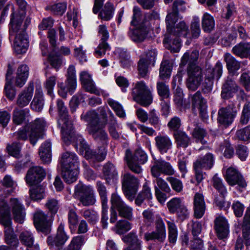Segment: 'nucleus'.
<instances>
[{"label": "nucleus", "instance_id": "obj_35", "mask_svg": "<svg viewBox=\"0 0 250 250\" xmlns=\"http://www.w3.org/2000/svg\"><path fill=\"white\" fill-rule=\"evenodd\" d=\"M51 146L49 140L43 143L39 148V154L43 164H48L51 161Z\"/></svg>", "mask_w": 250, "mask_h": 250}, {"label": "nucleus", "instance_id": "obj_55", "mask_svg": "<svg viewBox=\"0 0 250 250\" xmlns=\"http://www.w3.org/2000/svg\"><path fill=\"white\" fill-rule=\"evenodd\" d=\"M131 229V224L127 220L122 219L117 222L113 230L116 234L122 235Z\"/></svg>", "mask_w": 250, "mask_h": 250}, {"label": "nucleus", "instance_id": "obj_18", "mask_svg": "<svg viewBox=\"0 0 250 250\" xmlns=\"http://www.w3.org/2000/svg\"><path fill=\"white\" fill-rule=\"evenodd\" d=\"M45 126V122L42 118H39L31 123L28 127L30 128L29 140L31 143L34 146L38 140L43 137V130Z\"/></svg>", "mask_w": 250, "mask_h": 250}, {"label": "nucleus", "instance_id": "obj_37", "mask_svg": "<svg viewBox=\"0 0 250 250\" xmlns=\"http://www.w3.org/2000/svg\"><path fill=\"white\" fill-rule=\"evenodd\" d=\"M214 158L212 153H208L205 156L199 157L193 163V166L202 169H209L214 164Z\"/></svg>", "mask_w": 250, "mask_h": 250}, {"label": "nucleus", "instance_id": "obj_36", "mask_svg": "<svg viewBox=\"0 0 250 250\" xmlns=\"http://www.w3.org/2000/svg\"><path fill=\"white\" fill-rule=\"evenodd\" d=\"M224 58L226 63L227 68L229 73V75L234 77L236 71L241 67V62L229 53H226Z\"/></svg>", "mask_w": 250, "mask_h": 250}, {"label": "nucleus", "instance_id": "obj_34", "mask_svg": "<svg viewBox=\"0 0 250 250\" xmlns=\"http://www.w3.org/2000/svg\"><path fill=\"white\" fill-rule=\"evenodd\" d=\"M159 18L158 13L155 11L145 13L137 23V26L149 31L151 26V21Z\"/></svg>", "mask_w": 250, "mask_h": 250}, {"label": "nucleus", "instance_id": "obj_22", "mask_svg": "<svg viewBox=\"0 0 250 250\" xmlns=\"http://www.w3.org/2000/svg\"><path fill=\"white\" fill-rule=\"evenodd\" d=\"M98 33L101 35L100 42L95 50V53L100 57L104 55L107 50L110 49V46L107 42L109 34L107 28L104 25H100L98 27Z\"/></svg>", "mask_w": 250, "mask_h": 250}, {"label": "nucleus", "instance_id": "obj_4", "mask_svg": "<svg viewBox=\"0 0 250 250\" xmlns=\"http://www.w3.org/2000/svg\"><path fill=\"white\" fill-rule=\"evenodd\" d=\"M58 111L60 119L58 121V125L61 126L62 139L67 142L72 140L73 125L71 122L69 120L68 111L64 106L63 102L58 99L57 101Z\"/></svg>", "mask_w": 250, "mask_h": 250}, {"label": "nucleus", "instance_id": "obj_50", "mask_svg": "<svg viewBox=\"0 0 250 250\" xmlns=\"http://www.w3.org/2000/svg\"><path fill=\"white\" fill-rule=\"evenodd\" d=\"M4 241L5 243L11 248V250H14L19 247V241L17 235L14 233V230L11 231L7 230L4 233Z\"/></svg>", "mask_w": 250, "mask_h": 250}, {"label": "nucleus", "instance_id": "obj_43", "mask_svg": "<svg viewBox=\"0 0 250 250\" xmlns=\"http://www.w3.org/2000/svg\"><path fill=\"white\" fill-rule=\"evenodd\" d=\"M44 104L43 94L41 89L36 90L34 97L31 103V108L35 111L40 112Z\"/></svg>", "mask_w": 250, "mask_h": 250}, {"label": "nucleus", "instance_id": "obj_42", "mask_svg": "<svg viewBox=\"0 0 250 250\" xmlns=\"http://www.w3.org/2000/svg\"><path fill=\"white\" fill-rule=\"evenodd\" d=\"M177 148H187L191 143L190 138L184 131H177L173 133Z\"/></svg>", "mask_w": 250, "mask_h": 250}, {"label": "nucleus", "instance_id": "obj_29", "mask_svg": "<svg viewBox=\"0 0 250 250\" xmlns=\"http://www.w3.org/2000/svg\"><path fill=\"white\" fill-rule=\"evenodd\" d=\"M122 241L128 245L124 250H142V241L136 233L132 231L123 236Z\"/></svg>", "mask_w": 250, "mask_h": 250}, {"label": "nucleus", "instance_id": "obj_58", "mask_svg": "<svg viewBox=\"0 0 250 250\" xmlns=\"http://www.w3.org/2000/svg\"><path fill=\"white\" fill-rule=\"evenodd\" d=\"M172 66L168 61H164L161 62L160 68V77L163 80L168 79L171 75Z\"/></svg>", "mask_w": 250, "mask_h": 250}, {"label": "nucleus", "instance_id": "obj_14", "mask_svg": "<svg viewBox=\"0 0 250 250\" xmlns=\"http://www.w3.org/2000/svg\"><path fill=\"white\" fill-rule=\"evenodd\" d=\"M151 172L154 177L158 178L162 174L173 175L175 170L169 162L163 159H158L154 161L151 168Z\"/></svg>", "mask_w": 250, "mask_h": 250}, {"label": "nucleus", "instance_id": "obj_5", "mask_svg": "<svg viewBox=\"0 0 250 250\" xmlns=\"http://www.w3.org/2000/svg\"><path fill=\"white\" fill-rule=\"evenodd\" d=\"M133 101L142 106H149L152 102V95L148 86L143 81L137 82L132 89Z\"/></svg>", "mask_w": 250, "mask_h": 250}, {"label": "nucleus", "instance_id": "obj_47", "mask_svg": "<svg viewBox=\"0 0 250 250\" xmlns=\"http://www.w3.org/2000/svg\"><path fill=\"white\" fill-rule=\"evenodd\" d=\"M9 208L7 210L0 208V223L4 227V233L8 229L12 231L11 218L9 215Z\"/></svg>", "mask_w": 250, "mask_h": 250}, {"label": "nucleus", "instance_id": "obj_8", "mask_svg": "<svg viewBox=\"0 0 250 250\" xmlns=\"http://www.w3.org/2000/svg\"><path fill=\"white\" fill-rule=\"evenodd\" d=\"M9 39H14V49L17 54H23L26 52L28 47V41L25 29L21 28V24L17 27V29L11 32V26L9 24Z\"/></svg>", "mask_w": 250, "mask_h": 250}, {"label": "nucleus", "instance_id": "obj_6", "mask_svg": "<svg viewBox=\"0 0 250 250\" xmlns=\"http://www.w3.org/2000/svg\"><path fill=\"white\" fill-rule=\"evenodd\" d=\"M129 168L135 173H140L142 169L141 165L145 164L147 161V156L142 149H136L132 154L129 149H126L125 157Z\"/></svg>", "mask_w": 250, "mask_h": 250}, {"label": "nucleus", "instance_id": "obj_21", "mask_svg": "<svg viewBox=\"0 0 250 250\" xmlns=\"http://www.w3.org/2000/svg\"><path fill=\"white\" fill-rule=\"evenodd\" d=\"M225 179L230 186L237 185L241 191V189L245 188L247 186V183L242 175L234 168L229 167L227 169Z\"/></svg>", "mask_w": 250, "mask_h": 250}, {"label": "nucleus", "instance_id": "obj_61", "mask_svg": "<svg viewBox=\"0 0 250 250\" xmlns=\"http://www.w3.org/2000/svg\"><path fill=\"white\" fill-rule=\"evenodd\" d=\"M157 90L158 95L162 99H169L170 91L168 85L163 82H158L157 83Z\"/></svg>", "mask_w": 250, "mask_h": 250}, {"label": "nucleus", "instance_id": "obj_62", "mask_svg": "<svg viewBox=\"0 0 250 250\" xmlns=\"http://www.w3.org/2000/svg\"><path fill=\"white\" fill-rule=\"evenodd\" d=\"M235 136L239 140L250 142V125L237 130Z\"/></svg>", "mask_w": 250, "mask_h": 250}, {"label": "nucleus", "instance_id": "obj_2", "mask_svg": "<svg viewBox=\"0 0 250 250\" xmlns=\"http://www.w3.org/2000/svg\"><path fill=\"white\" fill-rule=\"evenodd\" d=\"M72 140H69L67 142L63 141L65 143H68L69 142H75L77 147L79 146L80 151L83 153H84V157L92 163L91 165L93 167H96L94 164L96 162H100L103 161L105 158L106 155V150L105 147H100L98 150V152L95 150L90 149L88 145L86 143L85 140L83 138L82 136L75 135L73 128L72 131Z\"/></svg>", "mask_w": 250, "mask_h": 250}, {"label": "nucleus", "instance_id": "obj_15", "mask_svg": "<svg viewBox=\"0 0 250 250\" xmlns=\"http://www.w3.org/2000/svg\"><path fill=\"white\" fill-rule=\"evenodd\" d=\"M19 7V11L18 13L14 11V8L12 5V13L10 16V25L11 26V32L13 30L17 29V27L22 24V21L26 15V8L27 3L25 0H16Z\"/></svg>", "mask_w": 250, "mask_h": 250}, {"label": "nucleus", "instance_id": "obj_11", "mask_svg": "<svg viewBox=\"0 0 250 250\" xmlns=\"http://www.w3.org/2000/svg\"><path fill=\"white\" fill-rule=\"evenodd\" d=\"M145 239L146 241H157L163 243L166 238V228L165 224L159 215L156 216L155 221V230L145 234Z\"/></svg>", "mask_w": 250, "mask_h": 250}, {"label": "nucleus", "instance_id": "obj_7", "mask_svg": "<svg viewBox=\"0 0 250 250\" xmlns=\"http://www.w3.org/2000/svg\"><path fill=\"white\" fill-rule=\"evenodd\" d=\"M239 104L231 102L226 107L220 108L217 113V122L220 126L227 128L233 122L239 110Z\"/></svg>", "mask_w": 250, "mask_h": 250}, {"label": "nucleus", "instance_id": "obj_38", "mask_svg": "<svg viewBox=\"0 0 250 250\" xmlns=\"http://www.w3.org/2000/svg\"><path fill=\"white\" fill-rule=\"evenodd\" d=\"M232 52L234 55L242 59H250V43L240 42L232 48Z\"/></svg>", "mask_w": 250, "mask_h": 250}, {"label": "nucleus", "instance_id": "obj_3", "mask_svg": "<svg viewBox=\"0 0 250 250\" xmlns=\"http://www.w3.org/2000/svg\"><path fill=\"white\" fill-rule=\"evenodd\" d=\"M110 202V222L115 223L119 216L128 220H131L133 218V208L127 205L122 199L121 197L117 193H113L111 195Z\"/></svg>", "mask_w": 250, "mask_h": 250}, {"label": "nucleus", "instance_id": "obj_52", "mask_svg": "<svg viewBox=\"0 0 250 250\" xmlns=\"http://www.w3.org/2000/svg\"><path fill=\"white\" fill-rule=\"evenodd\" d=\"M45 75L46 79L43 83V87L46 90L47 94L53 98L54 97L53 91L56 83L57 77L55 75L47 76V72H45Z\"/></svg>", "mask_w": 250, "mask_h": 250}, {"label": "nucleus", "instance_id": "obj_30", "mask_svg": "<svg viewBox=\"0 0 250 250\" xmlns=\"http://www.w3.org/2000/svg\"><path fill=\"white\" fill-rule=\"evenodd\" d=\"M214 228L218 237L223 239L229 234V224L226 219L223 216L219 215L214 220Z\"/></svg>", "mask_w": 250, "mask_h": 250}, {"label": "nucleus", "instance_id": "obj_10", "mask_svg": "<svg viewBox=\"0 0 250 250\" xmlns=\"http://www.w3.org/2000/svg\"><path fill=\"white\" fill-rule=\"evenodd\" d=\"M74 194L83 206H93L96 203L94 190L91 186L79 183L75 187Z\"/></svg>", "mask_w": 250, "mask_h": 250}, {"label": "nucleus", "instance_id": "obj_51", "mask_svg": "<svg viewBox=\"0 0 250 250\" xmlns=\"http://www.w3.org/2000/svg\"><path fill=\"white\" fill-rule=\"evenodd\" d=\"M202 26L205 32H211L215 26L213 17L208 13H204L202 18Z\"/></svg>", "mask_w": 250, "mask_h": 250}, {"label": "nucleus", "instance_id": "obj_41", "mask_svg": "<svg viewBox=\"0 0 250 250\" xmlns=\"http://www.w3.org/2000/svg\"><path fill=\"white\" fill-rule=\"evenodd\" d=\"M199 54V51L196 50H194L190 53H185L181 59L180 65L185 66L188 64V68L193 66H198L196 62L198 59Z\"/></svg>", "mask_w": 250, "mask_h": 250}, {"label": "nucleus", "instance_id": "obj_57", "mask_svg": "<svg viewBox=\"0 0 250 250\" xmlns=\"http://www.w3.org/2000/svg\"><path fill=\"white\" fill-rule=\"evenodd\" d=\"M86 240V238L84 235H78L74 237L68 245L67 250H80Z\"/></svg>", "mask_w": 250, "mask_h": 250}, {"label": "nucleus", "instance_id": "obj_26", "mask_svg": "<svg viewBox=\"0 0 250 250\" xmlns=\"http://www.w3.org/2000/svg\"><path fill=\"white\" fill-rule=\"evenodd\" d=\"M34 224L37 229L47 233L49 230L47 216L42 210H37L34 214Z\"/></svg>", "mask_w": 250, "mask_h": 250}, {"label": "nucleus", "instance_id": "obj_16", "mask_svg": "<svg viewBox=\"0 0 250 250\" xmlns=\"http://www.w3.org/2000/svg\"><path fill=\"white\" fill-rule=\"evenodd\" d=\"M64 225L61 223L59 225L56 235L55 237L49 236L47 239L48 245L52 247H55L58 250H63V246L69 238L64 231Z\"/></svg>", "mask_w": 250, "mask_h": 250}, {"label": "nucleus", "instance_id": "obj_32", "mask_svg": "<svg viewBox=\"0 0 250 250\" xmlns=\"http://www.w3.org/2000/svg\"><path fill=\"white\" fill-rule=\"evenodd\" d=\"M33 83H29L28 86L18 95L17 104L20 107H23L29 104L33 96Z\"/></svg>", "mask_w": 250, "mask_h": 250}, {"label": "nucleus", "instance_id": "obj_46", "mask_svg": "<svg viewBox=\"0 0 250 250\" xmlns=\"http://www.w3.org/2000/svg\"><path fill=\"white\" fill-rule=\"evenodd\" d=\"M78 168H62V177L66 183L70 184L75 182L78 176Z\"/></svg>", "mask_w": 250, "mask_h": 250}, {"label": "nucleus", "instance_id": "obj_31", "mask_svg": "<svg viewBox=\"0 0 250 250\" xmlns=\"http://www.w3.org/2000/svg\"><path fill=\"white\" fill-rule=\"evenodd\" d=\"M186 10L185 2L183 0H175L173 3L172 11L168 13L166 18V21L168 24L172 23L177 21L179 11H184Z\"/></svg>", "mask_w": 250, "mask_h": 250}, {"label": "nucleus", "instance_id": "obj_39", "mask_svg": "<svg viewBox=\"0 0 250 250\" xmlns=\"http://www.w3.org/2000/svg\"><path fill=\"white\" fill-rule=\"evenodd\" d=\"M65 84L69 90L74 92L77 87V79L75 67L73 65H70L67 70L66 74Z\"/></svg>", "mask_w": 250, "mask_h": 250}, {"label": "nucleus", "instance_id": "obj_45", "mask_svg": "<svg viewBox=\"0 0 250 250\" xmlns=\"http://www.w3.org/2000/svg\"><path fill=\"white\" fill-rule=\"evenodd\" d=\"M81 118L89 124L88 127L98 126L99 125V118L98 113L95 110H90L85 113H83Z\"/></svg>", "mask_w": 250, "mask_h": 250}, {"label": "nucleus", "instance_id": "obj_27", "mask_svg": "<svg viewBox=\"0 0 250 250\" xmlns=\"http://www.w3.org/2000/svg\"><path fill=\"white\" fill-rule=\"evenodd\" d=\"M155 146L161 154L167 153L172 148V141L167 135L159 134L155 138Z\"/></svg>", "mask_w": 250, "mask_h": 250}, {"label": "nucleus", "instance_id": "obj_17", "mask_svg": "<svg viewBox=\"0 0 250 250\" xmlns=\"http://www.w3.org/2000/svg\"><path fill=\"white\" fill-rule=\"evenodd\" d=\"M240 89L234 77L229 75L222 85L221 97L224 100H229L232 98Z\"/></svg>", "mask_w": 250, "mask_h": 250}, {"label": "nucleus", "instance_id": "obj_20", "mask_svg": "<svg viewBox=\"0 0 250 250\" xmlns=\"http://www.w3.org/2000/svg\"><path fill=\"white\" fill-rule=\"evenodd\" d=\"M45 171L42 167H32L26 173V182L30 186L36 185L41 183L45 178Z\"/></svg>", "mask_w": 250, "mask_h": 250}, {"label": "nucleus", "instance_id": "obj_13", "mask_svg": "<svg viewBox=\"0 0 250 250\" xmlns=\"http://www.w3.org/2000/svg\"><path fill=\"white\" fill-rule=\"evenodd\" d=\"M188 78L186 82L187 88L191 91H195L200 85L203 80L202 69L199 66H190L187 68Z\"/></svg>", "mask_w": 250, "mask_h": 250}, {"label": "nucleus", "instance_id": "obj_24", "mask_svg": "<svg viewBox=\"0 0 250 250\" xmlns=\"http://www.w3.org/2000/svg\"><path fill=\"white\" fill-rule=\"evenodd\" d=\"M192 106L194 108H198L200 115L203 119L208 117L207 101L202 96L200 91H197L191 98Z\"/></svg>", "mask_w": 250, "mask_h": 250}, {"label": "nucleus", "instance_id": "obj_40", "mask_svg": "<svg viewBox=\"0 0 250 250\" xmlns=\"http://www.w3.org/2000/svg\"><path fill=\"white\" fill-rule=\"evenodd\" d=\"M29 75V68L26 64L21 65L18 68L15 84L20 87L25 83Z\"/></svg>", "mask_w": 250, "mask_h": 250}, {"label": "nucleus", "instance_id": "obj_60", "mask_svg": "<svg viewBox=\"0 0 250 250\" xmlns=\"http://www.w3.org/2000/svg\"><path fill=\"white\" fill-rule=\"evenodd\" d=\"M192 135L193 138L196 139L198 141L202 144H205L206 143L204 138L207 135V132L201 125H196L192 133Z\"/></svg>", "mask_w": 250, "mask_h": 250}, {"label": "nucleus", "instance_id": "obj_44", "mask_svg": "<svg viewBox=\"0 0 250 250\" xmlns=\"http://www.w3.org/2000/svg\"><path fill=\"white\" fill-rule=\"evenodd\" d=\"M115 54L117 55L120 60V62L124 68H128L132 64L129 53L126 49L118 48L115 51Z\"/></svg>", "mask_w": 250, "mask_h": 250}, {"label": "nucleus", "instance_id": "obj_53", "mask_svg": "<svg viewBox=\"0 0 250 250\" xmlns=\"http://www.w3.org/2000/svg\"><path fill=\"white\" fill-rule=\"evenodd\" d=\"M223 73V65L221 62H217L212 68H209L207 70L206 76L212 80L216 79L217 81L221 78Z\"/></svg>", "mask_w": 250, "mask_h": 250}, {"label": "nucleus", "instance_id": "obj_25", "mask_svg": "<svg viewBox=\"0 0 250 250\" xmlns=\"http://www.w3.org/2000/svg\"><path fill=\"white\" fill-rule=\"evenodd\" d=\"M88 133L91 135L94 140L103 146L108 145L109 137L107 133L100 125L87 127ZM104 147V146H103Z\"/></svg>", "mask_w": 250, "mask_h": 250}, {"label": "nucleus", "instance_id": "obj_28", "mask_svg": "<svg viewBox=\"0 0 250 250\" xmlns=\"http://www.w3.org/2000/svg\"><path fill=\"white\" fill-rule=\"evenodd\" d=\"M62 168H78L79 160L77 156L73 152L66 151L62 154L60 160Z\"/></svg>", "mask_w": 250, "mask_h": 250}, {"label": "nucleus", "instance_id": "obj_23", "mask_svg": "<svg viewBox=\"0 0 250 250\" xmlns=\"http://www.w3.org/2000/svg\"><path fill=\"white\" fill-rule=\"evenodd\" d=\"M10 206L14 220L20 224L23 223L26 214L24 206L16 198L10 199Z\"/></svg>", "mask_w": 250, "mask_h": 250}, {"label": "nucleus", "instance_id": "obj_33", "mask_svg": "<svg viewBox=\"0 0 250 250\" xmlns=\"http://www.w3.org/2000/svg\"><path fill=\"white\" fill-rule=\"evenodd\" d=\"M193 209L194 216L197 218H201L206 210V204L203 194L196 193L194 196Z\"/></svg>", "mask_w": 250, "mask_h": 250}, {"label": "nucleus", "instance_id": "obj_63", "mask_svg": "<svg viewBox=\"0 0 250 250\" xmlns=\"http://www.w3.org/2000/svg\"><path fill=\"white\" fill-rule=\"evenodd\" d=\"M108 104L116 112V115L120 117H124L125 116V112L124 110L122 105L118 102L114 100L109 98L107 100Z\"/></svg>", "mask_w": 250, "mask_h": 250}, {"label": "nucleus", "instance_id": "obj_1", "mask_svg": "<svg viewBox=\"0 0 250 250\" xmlns=\"http://www.w3.org/2000/svg\"><path fill=\"white\" fill-rule=\"evenodd\" d=\"M176 21H174L169 25L166 21L167 33L163 40V43L167 44V47L173 52H178L180 49L181 41L179 37L186 38L189 34L188 26L186 22L182 21L173 26Z\"/></svg>", "mask_w": 250, "mask_h": 250}, {"label": "nucleus", "instance_id": "obj_49", "mask_svg": "<svg viewBox=\"0 0 250 250\" xmlns=\"http://www.w3.org/2000/svg\"><path fill=\"white\" fill-rule=\"evenodd\" d=\"M115 8L113 4L109 1L107 2L103 9L99 13L101 19L105 21L110 20L113 16Z\"/></svg>", "mask_w": 250, "mask_h": 250}, {"label": "nucleus", "instance_id": "obj_48", "mask_svg": "<svg viewBox=\"0 0 250 250\" xmlns=\"http://www.w3.org/2000/svg\"><path fill=\"white\" fill-rule=\"evenodd\" d=\"M148 32L149 31L137 26L135 29L130 31L129 35L132 41L140 42L145 40Z\"/></svg>", "mask_w": 250, "mask_h": 250}, {"label": "nucleus", "instance_id": "obj_19", "mask_svg": "<svg viewBox=\"0 0 250 250\" xmlns=\"http://www.w3.org/2000/svg\"><path fill=\"white\" fill-rule=\"evenodd\" d=\"M15 183L11 177L6 175L1 181L2 187L0 188V208L7 210L8 205L4 198L13 191Z\"/></svg>", "mask_w": 250, "mask_h": 250}, {"label": "nucleus", "instance_id": "obj_64", "mask_svg": "<svg viewBox=\"0 0 250 250\" xmlns=\"http://www.w3.org/2000/svg\"><path fill=\"white\" fill-rule=\"evenodd\" d=\"M19 238L21 243L25 247L32 246L34 243V237L32 234L28 231L22 232L19 236Z\"/></svg>", "mask_w": 250, "mask_h": 250}, {"label": "nucleus", "instance_id": "obj_59", "mask_svg": "<svg viewBox=\"0 0 250 250\" xmlns=\"http://www.w3.org/2000/svg\"><path fill=\"white\" fill-rule=\"evenodd\" d=\"M82 215L87 220L90 224L93 225L96 224L99 218L98 213L94 210L87 209L83 210Z\"/></svg>", "mask_w": 250, "mask_h": 250}, {"label": "nucleus", "instance_id": "obj_54", "mask_svg": "<svg viewBox=\"0 0 250 250\" xmlns=\"http://www.w3.org/2000/svg\"><path fill=\"white\" fill-rule=\"evenodd\" d=\"M168 229V239L170 243L175 244L178 237V229L174 220H167Z\"/></svg>", "mask_w": 250, "mask_h": 250}, {"label": "nucleus", "instance_id": "obj_12", "mask_svg": "<svg viewBox=\"0 0 250 250\" xmlns=\"http://www.w3.org/2000/svg\"><path fill=\"white\" fill-rule=\"evenodd\" d=\"M138 181L129 173H125L122 178V189L125 197L132 201L137 192Z\"/></svg>", "mask_w": 250, "mask_h": 250}, {"label": "nucleus", "instance_id": "obj_56", "mask_svg": "<svg viewBox=\"0 0 250 250\" xmlns=\"http://www.w3.org/2000/svg\"><path fill=\"white\" fill-rule=\"evenodd\" d=\"M184 204V202L180 198L175 197L169 201L167 205L169 212L174 214L176 213Z\"/></svg>", "mask_w": 250, "mask_h": 250}, {"label": "nucleus", "instance_id": "obj_9", "mask_svg": "<svg viewBox=\"0 0 250 250\" xmlns=\"http://www.w3.org/2000/svg\"><path fill=\"white\" fill-rule=\"evenodd\" d=\"M211 183L213 188L219 193L218 196L213 193L214 196V202L216 206L220 209L227 210L230 206V203H226L225 198L227 194V189L223 184L222 180L219 178L217 174H215L212 178Z\"/></svg>", "mask_w": 250, "mask_h": 250}]
</instances>
